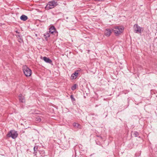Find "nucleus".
<instances>
[{"instance_id": "nucleus-1", "label": "nucleus", "mask_w": 157, "mask_h": 157, "mask_svg": "<svg viewBox=\"0 0 157 157\" xmlns=\"http://www.w3.org/2000/svg\"><path fill=\"white\" fill-rule=\"evenodd\" d=\"M124 29V28L123 26H115L113 29V31L114 32L115 35L117 36L123 32Z\"/></svg>"}, {"instance_id": "nucleus-2", "label": "nucleus", "mask_w": 157, "mask_h": 157, "mask_svg": "<svg viewBox=\"0 0 157 157\" xmlns=\"http://www.w3.org/2000/svg\"><path fill=\"white\" fill-rule=\"evenodd\" d=\"M22 70L25 75L27 77L30 76L32 74V71L26 65L22 67Z\"/></svg>"}, {"instance_id": "nucleus-3", "label": "nucleus", "mask_w": 157, "mask_h": 157, "mask_svg": "<svg viewBox=\"0 0 157 157\" xmlns=\"http://www.w3.org/2000/svg\"><path fill=\"white\" fill-rule=\"evenodd\" d=\"M18 135L16 131L14 130H11L7 134V136L9 137H11L13 139H15L17 137Z\"/></svg>"}, {"instance_id": "nucleus-4", "label": "nucleus", "mask_w": 157, "mask_h": 157, "mask_svg": "<svg viewBox=\"0 0 157 157\" xmlns=\"http://www.w3.org/2000/svg\"><path fill=\"white\" fill-rule=\"evenodd\" d=\"M57 5V2L55 1H52L48 2L46 6V9L47 10L52 9Z\"/></svg>"}, {"instance_id": "nucleus-5", "label": "nucleus", "mask_w": 157, "mask_h": 157, "mask_svg": "<svg viewBox=\"0 0 157 157\" xmlns=\"http://www.w3.org/2000/svg\"><path fill=\"white\" fill-rule=\"evenodd\" d=\"M142 28L140 27L137 24H135L133 27L134 31L136 33H141L142 31Z\"/></svg>"}, {"instance_id": "nucleus-6", "label": "nucleus", "mask_w": 157, "mask_h": 157, "mask_svg": "<svg viewBox=\"0 0 157 157\" xmlns=\"http://www.w3.org/2000/svg\"><path fill=\"white\" fill-rule=\"evenodd\" d=\"M48 32L51 34L54 35H55V33L57 34V32L56 31L55 28L54 26H51L50 27Z\"/></svg>"}, {"instance_id": "nucleus-7", "label": "nucleus", "mask_w": 157, "mask_h": 157, "mask_svg": "<svg viewBox=\"0 0 157 157\" xmlns=\"http://www.w3.org/2000/svg\"><path fill=\"white\" fill-rule=\"evenodd\" d=\"M78 71L77 70L74 73H73L71 75V79H74L76 78L78 75Z\"/></svg>"}, {"instance_id": "nucleus-8", "label": "nucleus", "mask_w": 157, "mask_h": 157, "mask_svg": "<svg viewBox=\"0 0 157 157\" xmlns=\"http://www.w3.org/2000/svg\"><path fill=\"white\" fill-rule=\"evenodd\" d=\"M111 33V31L109 29H106L105 31V35L107 36H109Z\"/></svg>"}, {"instance_id": "nucleus-9", "label": "nucleus", "mask_w": 157, "mask_h": 157, "mask_svg": "<svg viewBox=\"0 0 157 157\" xmlns=\"http://www.w3.org/2000/svg\"><path fill=\"white\" fill-rule=\"evenodd\" d=\"M43 60L46 63H48L50 64L52 62L51 59H50L49 58H47L46 57H43Z\"/></svg>"}, {"instance_id": "nucleus-10", "label": "nucleus", "mask_w": 157, "mask_h": 157, "mask_svg": "<svg viewBox=\"0 0 157 157\" xmlns=\"http://www.w3.org/2000/svg\"><path fill=\"white\" fill-rule=\"evenodd\" d=\"M19 99L20 101L22 103L25 102V100L24 97L21 94H20L19 95Z\"/></svg>"}, {"instance_id": "nucleus-11", "label": "nucleus", "mask_w": 157, "mask_h": 157, "mask_svg": "<svg viewBox=\"0 0 157 157\" xmlns=\"http://www.w3.org/2000/svg\"><path fill=\"white\" fill-rule=\"evenodd\" d=\"M50 33L48 32H47L44 34V36H45V38L46 40H48V38L50 36Z\"/></svg>"}, {"instance_id": "nucleus-12", "label": "nucleus", "mask_w": 157, "mask_h": 157, "mask_svg": "<svg viewBox=\"0 0 157 157\" xmlns=\"http://www.w3.org/2000/svg\"><path fill=\"white\" fill-rule=\"evenodd\" d=\"M20 18L21 20L23 21H25L28 19V17L24 15H21Z\"/></svg>"}, {"instance_id": "nucleus-13", "label": "nucleus", "mask_w": 157, "mask_h": 157, "mask_svg": "<svg viewBox=\"0 0 157 157\" xmlns=\"http://www.w3.org/2000/svg\"><path fill=\"white\" fill-rule=\"evenodd\" d=\"M73 126L76 128H81V126L79 124L76 123H74L73 124Z\"/></svg>"}, {"instance_id": "nucleus-14", "label": "nucleus", "mask_w": 157, "mask_h": 157, "mask_svg": "<svg viewBox=\"0 0 157 157\" xmlns=\"http://www.w3.org/2000/svg\"><path fill=\"white\" fill-rule=\"evenodd\" d=\"M35 120L37 122H40L41 121L40 117L39 116H37L35 117Z\"/></svg>"}, {"instance_id": "nucleus-15", "label": "nucleus", "mask_w": 157, "mask_h": 157, "mask_svg": "<svg viewBox=\"0 0 157 157\" xmlns=\"http://www.w3.org/2000/svg\"><path fill=\"white\" fill-rule=\"evenodd\" d=\"M134 135L135 136L137 137L139 135V134L138 132H137L136 131L134 132Z\"/></svg>"}, {"instance_id": "nucleus-16", "label": "nucleus", "mask_w": 157, "mask_h": 157, "mask_svg": "<svg viewBox=\"0 0 157 157\" xmlns=\"http://www.w3.org/2000/svg\"><path fill=\"white\" fill-rule=\"evenodd\" d=\"M76 84H75L74 86H73L71 87V90H75L76 88Z\"/></svg>"}, {"instance_id": "nucleus-17", "label": "nucleus", "mask_w": 157, "mask_h": 157, "mask_svg": "<svg viewBox=\"0 0 157 157\" xmlns=\"http://www.w3.org/2000/svg\"><path fill=\"white\" fill-rule=\"evenodd\" d=\"M70 98L72 101H75V99L74 98V96L72 95H71Z\"/></svg>"}, {"instance_id": "nucleus-18", "label": "nucleus", "mask_w": 157, "mask_h": 157, "mask_svg": "<svg viewBox=\"0 0 157 157\" xmlns=\"http://www.w3.org/2000/svg\"><path fill=\"white\" fill-rule=\"evenodd\" d=\"M38 149V147L37 146H35L34 147V151H37Z\"/></svg>"}, {"instance_id": "nucleus-19", "label": "nucleus", "mask_w": 157, "mask_h": 157, "mask_svg": "<svg viewBox=\"0 0 157 157\" xmlns=\"http://www.w3.org/2000/svg\"><path fill=\"white\" fill-rule=\"evenodd\" d=\"M39 152H40V154H42L45 153V152L44 151H40Z\"/></svg>"}, {"instance_id": "nucleus-20", "label": "nucleus", "mask_w": 157, "mask_h": 157, "mask_svg": "<svg viewBox=\"0 0 157 157\" xmlns=\"http://www.w3.org/2000/svg\"><path fill=\"white\" fill-rule=\"evenodd\" d=\"M37 153V151H34L33 154H34V155H36Z\"/></svg>"}, {"instance_id": "nucleus-21", "label": "nucleus", "mask_w": 157, "mask_h": 157, "mask_svg": "<svg viewBox=\"0 0 157 157\" xmlns=\"http://www.w3.org/2000/svg\"><path fill=\"white\" fill-rule=\"evenodd\" d=\"M97 136V137H99V138H101V139H102V137L101 136H98V135H97V136Z\"/></svg>"}, {"instance_id": "nucleus-22", "label": "nucleus", "mask_w": 157, "mask_h": 157, "mask_svg": "<svg viewBox=\"0 0 157 157\" xmlns=\"http://www.w3.org/2000/svg\"><path fill=\"white\" fill-rule=\"evenodd\" d=\"M95 1H100L101 0H94Z\"/></svg>"}]
</instances>
